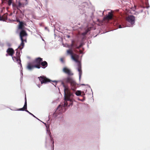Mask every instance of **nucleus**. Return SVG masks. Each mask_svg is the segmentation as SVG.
I'll return each instance as SVG.
<instances>
[{
    "mask_svg": "<svg viewBox=\"0 0 150 150\" xmlns=\"http://www.w3.org/2000/svg\"><path fill=\"white\" fill-rule=\"evenodd\" d=\"M63 81L61 82V84L64 88V107L70 106L72 105L73 97L74 96L73 93L71 92L69 89L64 84V81L66 83H70L72 86L71 89L73 91H75L76 88V83L73 78L68 76L64 78Z\"/></svg>",
    "mask_w": 150,
    "mask_h": 150,
    "instance_id": "1",
    "label": "nucleus"
},
{
    "mask_svg": "<svg viewBox=\"0 0 150 150\" xmlns=\"http://www.w3.org/2000/svg\"><path fill=\"white\" fill-rule=\"evenodd\" d=\"M67 53L71 55V58L74 61L77 63L78 67L76 68V69L79 72V80H80L81 76L82 74V71L81 70V64L80 62L78 60L79 58V56L76 54L74 55V57L73 55V52L72 51L70 50H67Z\"/></svg>",
    "mask_w": 150,
    "mask_h": 150,
    "instance_id": "2",
    "label": "nucleus"
},
{
    "mask_svg": "<svg viewBox=\"0 0 150 150\" xmlns=\"http://www.w3.org/2000/svg\"><path fill=\"white\" fill-rule=\"evenodd\" d=\"M27 34L26 31L23 30H22L20 33V37L21 42L20 45L18 47V48L21 50L23 48L24 46V42H26V37Z\"/></svg>",
    "mask_w": 150,
    "mask_h": 150,
    "instance_id": "3",
    "label": "nucleus"
},
{
    "mask_svg": "<svg viewBox=\"0 0 150 150\" xmlns=\"http://www.w3.org/2000/svg\"><path fill=\"white\" fill-rule=\"evenodd\" d=\"M43 123L45 124L46 127L47 133V136L46 138L45 143L47 144V143L49 142H52V141L53 147L54 148V142L53 141V138L51 135V133L49 125H47L46 123L44 122H43Z\"/></svg>",
    "mask_w": 150,
    "mask_h": 150,
    "instance_id": "4",
    "label": "nucleus"
},
{
    "mask_svg": "<svg viewBox=\"0 0 150 150\" xmlns=\"http://www.w3.org/2000/svg\"><path fill=\"white\" fill-rule=\"evenodd\" d=\"M135 17L134 16L132 15L129 16L126 18V21L131 24V25L130 26L126 25V26H133L135 23Z\"/></svg>",
    "mask_w": 150,
    "mask_h": 150,
    "instance_id": "5",
    "label": "nucleus"
},
{
    "mask_svg": "<svg viewBox=\"0 0 150 150\" xmlns=\"http://www.w3.org/2000/svg\"><path fill=\"white\" fill-rule=\"evenodd\" d=\"M87 6V4L86 2H84L81 4L80 6V8H79V11L80 14H82L85 13V10L83 9V8Z\"/></svg>",
    "mask_w": 150,
    "mask_h": 150,
    "instance_id": "6",
    "label": "nucleus"
},
{
    "mask_svg": "<svg viewBox=\"0 0 150 150\" xmlns=\"http://www.w3.org/2000/svg\"><path fill=\"white\" fill-rule=\"evenodd\" d=\"M25 102L24 103V105L23 107L22 108H21L18 109L17 110H18V111H25L27 112H28L29 114L30 112L29 111H28L27 110V102L26 96H25Z\"/></svg>",
    "mask_w": 150,
    "mask_h": 150,
    "instance_id": "7",
    "label": "nucleus"
},
{
    "mask_svg": "<svg viewBox=\"0 0 150 150\" xmlns=\"http://www.w3.org/2000/svg\"><path fill=\"white\" fill-rule=\"evenodd\" d=\"M42 61V59L40 57H38L36 58L35 61L34 63L35 64V66L39 67V68H37L38 69H40L41 67L40 64L41 63Z\"/></svg>",
    "mask_w": 150,
    "mask_h": 150,
    "instance_id": "8",
    "label": "nucleus"
},
{
    "mask_svg": "<svg viewBox=\"0 0 150 150\" xmlns=\"http://www.w3.org/2000/svg\"><path fill=\"white\" fill-rule=\"evenodd\" d=\"M38 78L39 79L42 84L46 83L48 82H50V81H48L46 77L44 76H40L38 77Z\"/></svg>",
    "mask_w": 150,
    "mask_h": 150,
    "instance_id": "9",
    "label": "nucleus"
},
{
    "mask_svg": "<svg viewBox=\"0 0 150 150\" xmlns=\"http://www.w3.org/2000/svg\"><path fill=\"white\" fill-rule=\"evenodd\" d=\"M12 58L14 62H17L20 65V66H21V68L22 67L20 58H18V57L16 56H12Z\"/></svg>",
    "mask_w": 150,
    "mask_h": 150,
    "instance_id": "10",
    "label": "nucleus"
},
{
    "mask_svg": "<svg viewBox=\"0 0 150 150\" xmlns=\"http://www.w3.org/2000/svg\"><path fill=\"white\" fill-rule=\"evenodd\" d=\"M63 71L68 76L72 75L73 74L71 72L70 70L66 67H64L63 69Z\"/></svg>",
    "mask_w": 150,
    "mask_h": 150,
    "instance_id": "11",
    "label": "nucleus"
},
{
    "mask_svg": "<svg viewBox=\"0 0 150 150\" xmlns=\"http://www.w3.org/2000/svg\"><path fill=\"white\" fill-rule=\"evenodd\" d=\"M39 67H38L35 66V65H32L30 63H29L28 64L26 69L29 71H31L35 68H37Z\"/></svg>",
    "mask_w": 150,
    "mask_h": 150,
    "instance_id": "12",
    "label": "nucleus"
},
{
    "mask_svg": "<svg viewBox=\"0 0 150 150\" xmlns=\"http://www.w3.org/2000/svg\"><path fill=\"white\" fill-rule=\"evenodd\" d=\"M6 52L9 55L12 56L14 53V51L12 48H9L7 50Z\"/></svg>",
    "mask_w": 150,
    "mask_h": 150,
    "instance_id": "13",
    "label": "nucleus"
},
{
    "mask_svg": "<svg viewBox=\"0 0 150 150\" xmlns=\"http://www.w3.org/2000/svg\"><path fill=\"white\" fill-rule=\"evenodd\" d=\"M112 18V13L109 12L107 16L104 18V19L108 20L111 19Z\"/></svg>",
    "mask_w": 150,
    "mask_h": 150,
    "instance_id": "14",
    "label": "nucleus"
},
{
    "mask_svg": "<svg viewBox=\"0 0 150 150\" xmlns=\"http://www.w3.org/2000/svg\"><path fill=\"white\" fill-rule=\"evenodd\" d=\"M41 65L42 66V68L45 69L47 67V63L46 61H44L42 62Z\"/></svg>",
    "mask_w": 150,
    "mask_h": 150,
    "instance_id": "15",
    "label": "nucleus"
},
{
    "mask_svg": "<svg viewBox=\"0 0 150 150\" xmlns=\"http://www.w3.org/2000/svg\"><path fill=\"white\" fill-rule=\"evenodd\" d=\"M54 116L58 118L62 119L63 117V115L61 113L57 115L55 112L54 114Z\"/></svg>",
    "mask_w": 150,
    "mask_h": 150,
    "instance_id": "16",
    "label": "nucleus"
},
{
    "mask_svg": "<svg viewBox=\"0 0 150 150\" xmlns=\"http://www.w3.org/2000/svg\"><path fill=\"white\" fill-rule=\"evenodd\" d=\"M83 45V43L82 42L81 43L79 46H78L77 44L76 43H74V47L77 48L79 49Z\"/></svg>",
    "mask_w": 150,
    "mask_h": 150,
    "instance_id": "17",
    "label": "nucleus"
},
{
    "mask_svg": "<svg viewBox=\"0 0 150 150\" xmlns=\"http://www.w3.org/2000/svg\"><path fill=\"white\" fill-rule=\"evenodd\" d=\"M18 49H19L18 47V48L16 50V57H18L19 58H20V52H19L18 50ZM19 49L21 50L20 48Z\"/></svg>",
    "mask_w": 150,
    "mask_h": 150,
    "instance_id": "18",
    "label": "nucleus"
},
{
    "mask_svg": "<svg viewBox=\"0 0 150 150\" xmlns=\"http://www.w3.org/2000/svg\"><path fill=\"white\" fill-rule=\"evenodd\" d=\"M19 29H22L24 23L22 22L19 21Z\"/></svg>",
    "mask_w": 150,
    "mask_h": 150,
    "instance_id": "19",
    "label": "nucleus"
},
{
    "mask_svg": "<svg viewBox=\"0 0 150 150\" xmlns=\"http://www.w3.org/2000/svg\"><path fill=\"white\" fill-rule=\"evenodd\" d=\"M118 28H124L126 27L124 23H122L121 24H118Z\"/></svg>",
    "mask_w": 150,
    "mask_h": 150,
    "instance_id": "20",
    "label": "nucleus"
},
{
    "mask_svg": "<svg viewBox=\"0 0 150 150\" xmlns=\"http://www.w3.org/2000/svg\"><path fill=\"white\" fill-rule=\"evenodd\" d=\"M81 92L80 91H77L75 93V94L77 96H81Z\"/></svg>",
    "mask_w": 150,
    "mask_h": 150,
    "instance_id": "21",
    "label": "nucleus"
},
{
    "mask_svg": "<svg viewBox=\"0 0 150 150\" xmlns=\"http://www.w3.org/2000/svg\"><path fill=\"white\" fill-rule=\"evenodd\" d=\"M21 78L20 79V81H22V78H23V73H22V71L21 70Z\"/></svg>",
    "mask_w": 150,
    "mask_h": 150,
    "instance_id": "22",
    "label": "nucleus"
},
{
    "mask_svg": "<svg viewBox=\"0 0 150 150\" xmlns=\"http://www.w3.org/2000/svg\"><path fill=\"white\" fill-rule=\"evenodd\" d=\"M74 41L73 40L72 41V43L71 44V47H74V43H73Z\"/></svg>",
    "mask_w": 150,
    "mask_h": 150,
    "instance_id": "23",
    "label": "nucleus"
},
{
    "mask_svg": "<svg viewBox=\"0 0 150 150\" xmlns=\"http://www.w3.org/2000/svg\"><path fill=\"white\" fill-rule=\"evenodd\" d=\"M8 47H10L11 46V44L8 42H7L6 43Z\"/></svg>",
    "mask_w": 150,
    "mask_h": 150,
    "instance_id": "24",
    "label": "nucleus"
},
{
    "mask_svg": "<svg viewBox=\"0 0 150 150\" xmlns=\"http://www.w3.org/2000/svg\"><path fill=\"white\" fill-rule=\"evenodd\" d=\"M4 45V44L3 43H1L0 42V46L2 47H3Z\"/></svg>",
    "mask_w": 150,
    "mask_h": 150,
    "instance_id": "25",
    "label": "nucleus"
},
{
    "mask_svg": "<svg viewBox=\"0 0 150 150\" xmlns=\"http://www.w3.org/2000/svg\"><path fill=\"white\" fill-rule=\"evenodd\" d=\"M79 53L80 54H83V52L81 51V50H79Z\"/></svg>",
    "mask_w": 150,
    "mask_h": 150,
    "instance_id": "26",
    "label": "nucleus"
},
{
    "mask_svg": "<svg viewBox=\"0 0 150 150\" xmlns=\"http://www.w3.org/2000/svg\"><path fill=\"white\" fill-rule=\"evenodd\" d=\"M21 4L20 3V2H19L18 3V7H20L21 6Z\"/></svg>",
    "mask_w": 150,
    "mask_h": 150,
    "instance_id": "27",
    "label": "nucleus"
},
{
    "mask_svg": "<svg viewBox=\"0 0 150 150\" xmlns=\"http://www.w3.org/2000/svg\"><path fill=\"white\" fill-rule=\"evenodd\" d=\"M29 114H30V115H31L32 116L34 117H35V116L33 114H32V113H30Z\"/></svg>",
    "mask_w": 150,
    "mask_h": 150,
    "instance_id": "28",
    "label": "nucleus"
},
{
    "mask_svg": "<svg viewBox=\"0 0 150 150\" xmlns=\"http://www.w3.org/2000/svg\"><path fill=\"white\" fill-rule=\"evenodd\" d=\"M25 1V4H27L28 3V1H27V0H24Z\"/></svg>",
    "mask_w": 150,
    "mask_h": 150,
    "instance_id": "29",
    "label": "nucleus"
},
{
    "mask_svg": "<svg viewBox=\"0 0 150 150\" xmlns=\"http://www.w3.org/2000/svg\"><path fill=\"white\" fill-rule=\"evenodd\" d=\"M52 82H55V85H56V84H57V81H55V80H54V81H52Z\"/></svg>",
    "mask_w": 150,
    "mask_h": 150,
    "instance_id": "30",
    "label": "nucleus"
},
{
    "mask_svg": "<svg viewBox=\"0 0 150 150\" xmlns=\"http://www.w3.org/2000/svg\"><path fill=\"white\" fill-rule=\"evenodd\" d=\"M86 33H85V32H84L83 33H82V35H86Z\"/></svg>",
    "mask_w": 150,
    "mask_h": 150,
    "instance_id": "31",
    "label": "nucleus"
},
{
    "mask_svg": "<svg viewBox=\"0 0 150 150\" xmlns=\"http://www.w3.org/2000/svg\"><path fill=\"white\" fill-rule=\"evenodd\" d=\"M60 61H61L62 62V63H63V59L62 58H61V59H60Z\"/></svg>",
    "mask_w": 150,
    "mask_h": 150,
    "instance_id": "32",
    "label": "nucleus"
},
{
    "mask_svg": "<svg viewBox=\"0 0 150 150\" xmlns=\"http://www.w3.org/2000/svg\"><path fill=\"white\" fill-rule=\"evenodd\" d=\"M2 18L1 16L0 15V21H2Z\"/></svg>",
    "mask_w": 150,
    "mask_h": 150,
    "instance_id": "33",
    "label": "nucleus"
},
{
    "mask_svg": "<svg viewBox=\"0 0 150 150\" xmlns=\"http://www.w3.org/2000/svg\"><path fill=\"white\" fill-rule=\"evenodd\" d=\"M40 38L42 39V40L43 41H45V40H44L42 38V37L41 36V35H40Z\"/></svg>",
    "mask_w": 150,
    "mask_h": 150,
    "instance_id": "34",
    "label": "nucleus"
},
{
    "mask_svg": "<svg viewBox=\"0 0 150 150\" xmlns=\"http://www.w3.org/2000/svg\"><path fill=\"white\" fill-rule=\"evenodd\" d=\"M40 88V84H38L37 85Z\"/></svg>",
    "mask_w": 150,
    "mask_h": 150,
    "instance_id": "35",
    "label": "nucleus"
},
{
    "mask_svg": "<svg viewBox=\"0 0 150 150\" xmlns=\"http://www.w3.org/2000/svg\"><path fill=\"white\" fill-rule=\"evenodd\" d=\"M67 37L68 38H69L70 37V35H67Z\"/></svg>",
    "mask_w": 150,
    "mask_h": 150,
    "instance_id": "36",
    "label": "nucleus"
},
{
    "mask_svg": "<svg viewBox=\"0 0 150 150\" xmlns=\"http://www.w3.org/2000/svg\"><path fill=\"white\" fill-rule=\"evenodd\" d=\"M85 33H86V34L88 32V31L86 30L85 32Z\"/></svg>",
    "mask_w": 150,
    "mask_h": 150,
    "instance_id": "37",
    "label": "nucleus"
},
{
    "mask_svg": "<svg viewBox=\"0 0 150 150\" xmlns=\"http://www.w3.org/2000/svg\"><path fill=\"white\" fill-rule=\"evenodd\" d=\"M60 106H61L60 105H59L58 107L57 108V109H58V108H59L60 107Z\"/></svg>",
    "mask_w": 150,
    "mask_h": 150,
    "instance_id": "38",
    "label": "nucleus"
},
{
    "mask_svg": "<svg viewBox=\"0 0 150 150\" xmlns=\"http://www.w3.org/2000/svg\"><path fill=\"white\" fill-rule=\"evenodd\" d=\"M45 29H47H47V27H45Z\"/></svg>",
    "mask_w": 150,
    "mask_h": 150,
    "instance_id": "39",
    "label": "nucleus"
},
{
    "mask_svg": "<svg viewBox=\"0 0 150 150\" xmlns=\"http://www.w3.org/2000/svg\"><path fill=\"white\" fill-rule=\"evenodd\" d=\"M8 55H8V53L6 54V56H8Z\"/></svg>",
    "mask_w": 150,
    "mask_h": 150,
    "instance_id": "40",
    "label": "nucleus"
},
{
    "mask_svg": "<svg viewBox=\"0 0 150 150\" xmlns=\"http://www.w3.org/2000/svg\"><path fill=\"white\" fill-rule=\"evenodd\" d=\"M81 85H83V86H84V85H86L85 84H81Z\"/></svg>",
    "mask_w": 150,
    "mask_h": 150,
    "instance_id": "41",
    "label": "nucleus"
},
{
    "mask_svg": "<svg viewBox=\"0 0 150 150\" xmlns=\"http://www.w3.org/2000/svg\"><path fill=\"white\" fill-rule=\"evenodd\" d=\"M40 33H38V34L40 36L41 35L40 34Z\"/></svg>",
    "mask_w": 150,
    "mask_h": 150,
    "instance_id": "42",
    "label": "nucleus"
},
{
    "mask_svg": "<svg viewBox=\"0 0 150 150\" xmlns=\"http://www.w3.org/2000/svg\"><path fill=\"white\" fill-rule=\"evenodd\" d=\"M15 5L14 4H12V6L13 7H14L15 6Z\"/></svg>",
    "mask_w": 150,
    "mask_h": 150,
    "instance_id": "43",
    "label": "nucleus"
},
{
    "mask_svg": "<svg viewBox=\"0 0 150 150\" xmlns=\"http://www.w3.org/2000/svg\"><path fill=\"white\" fill-rule=\"evenodd\" d=\"M86 85L88 86L89 87L91 88L90 86L88 85V84H86Z\"/></svg>",
    "mask_w": 150,
    "mask_h": 150,
    "instance_id": "44",
    "label": "nucleus"
},
{
    "mask_svg": "<svg viewBox=\"0 0 150 150\" xmlns=\"http://www.w3.org/2000/svg\"><path fill=\"white\" fill-rule=\"evenodd\" d=\"M84 100V99H83V100H81L82 101H83Z\"/></svg>",
    "mask_w": 150,
    "mask_h": 150,
    "instance_id": "45",
    "label": "nucleus"
},
{
    "mask_svg": "<svg viewBox=\"0 0 150 150\" xmlns=\"http://www.w3.org/2000/svg\"><path fill=\"white\" fill-rule=\"evenodd\" d=\"M35 118H36L37 119L39 120H40L38 118H37V117H35Z\"/></svg>",
    "mask_w": 150,
    "mask_h": 150,
    "instance_id": "46",
    "label": "nucleus"
},
{
    "mask_svg": "<svg viewBox=\"0 0 150 150\" xmlns=\"http://www.w3.org/2000/svg\"><path fill=\"white\" fill-rule=\"evenodd\" d=\"M35 118H36L37 119L39 120H40L38 118H37V117H35Z\"/></svg>",
    "mask_w": 150,
    "mask_h": 150,
    "instance_id": "47",
    "label": "nucleus"
},
{
    "mask_svg": "<svg viewBox=\"0 0 150 150\" xmlns=\"http://www.w3.org/2000/svg\"><path fill=\"white\" fill-rule=\"evenodd\" d=\"M91 18H92V16H91Z\"/></svg>",
    "mask_w": 150,
    "mask_h": 150,
    "instance_id": "48",
    "label": "nucleus"
},
{
    "mask_svg": "<svg viewBox=\"0 0 150 150\" xmlns=\"http://www.w3.org/2000/svg\"><path fill=\"white\" fill-rule=\"evenodd\" d=\"M149 8L148 7H147V8Z\"/></svg>",
    "mask_w": 150,
    "mask_h": 150,
    "instance_id": "49",
    "label": "nucleus"
},
{
    "mask_svg": "<svg viewBox=\"0 0 150 150\" xmlns=\"http://www.w3.org/2000/svg\"><path fill=\"white\" fill-rule=\"evenodd\" d=\"M83 95H84V92H83Z\"/></svg>",
    "mask_w": 150,
    "mask_h": 150,
    "instance_id": "50",
    "label": "nucleus"
}]
</instances>
